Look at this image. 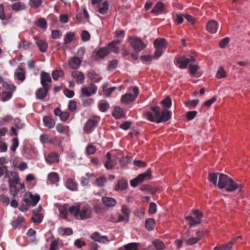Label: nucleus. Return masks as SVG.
I'll return each mask as SVG.
<instances>
[{"instance_id":"1","label":"nucleus","mask_w":250,"mask_h":250,"mask_svg":"<svg viewBox=\"0 0 250 250\" xmlns=\"http://www.w3.org/2000/svg\"><path fill=\"white\" fill-rule=\"evenodd\" d=\"M145 117L151 122L160 123L169 119L171 112L166 109L161 111L159 107L154 106L151 108V112L148 111L145 113Z\"/></svg>"},{"instance_id":"2","label":"nucleus","mask_w":250,"mask_h":250,"mask_svg":"<svg viewBox=\"0 0 250 250\" xmlns=\"http://www.w3.org/2000/svg\"><path fill=\"white\" fill-rule=\"evenodd\" d=\"M218 187L219 188H225L227 191L232 192L237 189L240 193L243 191V185L240 183H236L228 176L224 174H219Z\"/></svg>"},{"instance_id":"3","label":"nucleus","mask_w":250,"mask_h":250,"mask_svg":"<svg viewBox=\"0 0 250 250\" xmlns=\"http://www.w3.org/2000/svg\"><path fill=\"white\" fill-rule=\"evenodd\" d=\"M69 211L76 218L82 220L91 218L92 213L91 207L87 205L72 206L70 207Z\"/></svg>"},{"instance_id":"4","label":"nucleus","mask_w":250,"mask_h":250,"mask_svg":"<svg viewBox=\"0 0 250 250\" xmlns=\"http://www.w3.org/2000/svg\"><path fill=\"white\" fill-rule=\"evenodd\" d=\"M120 40H117L109 43L107 47L102 48L98 50L96 52V57L98 59H102L105 57L110 52L112 51L115 53H117L119 51L118 47L116 45L120 43Z\"/></svg>"},{"instance_id":"5","label":"nucleus","mask_w":250,"mask_h":250,"mask_svg":"<svg viewBox=\"0 0 250 250\" xmlns=\"http://www.w3.org/2000/svg\"><path fill=\"white\" fill-rule=\"evenodd\" d=\"M154 45L155 51L153 58L154 59L157 60L163 54L164 50L167 47V42L164 38H158L155 40Z\"/></svg>"},{"instance_id":"6","label":"nucleus","mask_w":250,"mask_h":250,"mask_svg":"<svg viewBox=\"0 0 250 250\" xmlns=\"http://www.w3.org/2000/svg\"><path fill=\"white\" fill-rule=\"evenodd\" d=\"M8 177L10 191L13 196H15L19 191V189L17 187L20 180L19 176L15 172L11 171Z\"/></svg>"},{"instance_id":"7","label":"nucleus","mask_w":250,"mask_h":250,"mask_svg":"<svg viewBox=\"0 0 250 250\" xmlns=\"http://www.w3.org/2000/svg\"><path fill=\"white\" fill-rule=\"evenodd\" d=\"M202 216V212L196 209L192 211L190 215L186 216L185 219L188 222L190 227H192L201 223Z\"/></svg>"},{"instance_id":"8","label":"nucleus","mask_w":250,"mask_h":250,"mask_svg":"<svg viewBox=\"0 0 250 250\" xmlns=\"http://www.w3.org/2000/svg\"><path fill=\"white\" fill-rule=\"evenodd\" d=\"M3 88L4 91L2 92L0 100L2 102H6L11 99L13 92L16 89V86L5 83H3Z\"/></svg>"},{"instance_id":"9","label":"nucleus","mask_w":250,"mask_h":250,"mask_svg":"<svg viewBox=\"0 0 250 250\" xmlns=\"http://www.w3.org/2000/svg\"><path fill=\"white\" fill-rule=\"evenodd\" d=\"M151 177L150 169H147L145 172L139 174L136 178L132 180L130 185L132 187H136L138 184L143 182L146 180H149Z\"/></svg>"},{"instance_id":"10","label":"nucleus","mask_w":250,"mask_h":250,"mask_svg":"<svg viewBox=\"0 0 250 250\" xmlns=\"http://www.w3.org/2000/svg\"><path fill=\"white\" fill-rule=\"evenodd\" d=\"M195 59L192 56L186 57L185 56L178 57L175 59L176 65L181 69H185L188 64L191 62H194Z\"/></svg>"},{"instance_id":"11","label":"nucleus","mask_w":250,"mask_h":250,"mask_svg":"<svg viewBox=\"0 0 250 250\" xmlns=\"http://www.w3.org/2000/svg\"><path fill=\"white\" fill-rule=\"evenodd\" d=\"M133 92L134 95L131 93H126L123 95L121 98V101L124 104H128L131 102H133L138 96L139 90L137 87H134L133 88Z\"/></svg>"},{"instance_id":"12","label":"nucleus","mask_w":250,"mask_h":250,"mask_svg":"<svg viewBox=\"0 0 250 250\" xmlns=\"http://www.w3.org/2000/svg\"><path fill=\"white\" fill-rule=\"evenodd\" d=\"M129 42L131 46L136 51H140L146 46L140 38L136 37L129 38Z\"/></svg>"},{"instance_id":"13","label":"nucleus","mask_w":250,"mask_h":250,"mask_svg":"<svg viewBox=\"0 0 250 250\" xmlns=\"http://www.w3.org/2000/svg\"><path fill=\"white\" fill-rule=\"evenodd\" d=\"M40 199V197L38 194H33L31 192H27L24 196V201L28 206L34 207L36 206Z\"/></svg>"},{"instance_id":"14","label":"nucleus","mask_w":250,"mask_h":250,"mask_svg":"<svg viewBox=\"0 0 250 250\" xmlns=\"http://www.w3.org/2000/svg\"><path fill=\"white\" fill-rule=\"evenodd\" d=\"M97 89V86L92 83L87 86H84L81 89V97H90L96 93Z\"/></svg>"},{"instance_id":"15","label":"nucleus","mask_w":250,"mask_h":250,"mask_svg":"<svg viewBox=\"0 0 250 250\" xmlns=\"http://www.w3.org/2000/svg\"><path fill=\"white\" fill-rule=\"evenodd\" d=\"M122 215L119 216L117 222L128 221L130 213L129 208L126 205H123L122 207Z\"/></svg>"},{"instance_id":"16","label":"nucleus","mask_w":250,"mask_h":250,"mask_svg":"<svg viewBox=\"0 0 250 250\" xmlns=\"http://www.w3.org/2000/svg\"><path fill=\"white\" fill-rule=\"evenodd\" d=\"M41 79L42 86L46 89H49L48 84L51 82L49 74L45 72H42L41 74Z\"/></svg>"},{"instance_id":"17","label":"nucleus","mask_w":250,"mask_h":250,"mask_svg":"<svg viewBox=\"0 0 250 250\" xmlns=\"http://www.w3.org/2000/svg\"><path fill=\"white\" fill-rule=\"evenodd\" d=\"M107 161L104 166L107 169H111L117 163V160L115 156L111 157L110 153L108 152L106 154Z\"/></svg>"},{"instance_id":"18","label":"nucleus","mask_w":250,"mask_h":250,"mask_svg":"<svg viewBox=\"0 0 250 250\" xmlns=\"http://www.w3.org/2000/svg\"><path fill=\"white\" fill-rule=\"evenodd\" d=\"M36 44L39 48L41 52L44 53L45 52L48 48V44L44 40L38 38L37 37L34 38Z\"/></svg>"},{"instance_id":"19","label":"nucleus","mask_w":250,"mask_h":250,"mask_svg":"<svg viewBox=\"0 0 250 250\" xmlns=\"http://www.w3.org/2000/svg\"><path fill=\"white\" fill-rule=\"evenodd\" d=\"M60 181V176L58 173L51 172L47 175V182L50 184L58 185Z\"/></svg>"},{"instance_id":"20","label":"nucleus","mask_w":250,"mask_h":250,"mask_svg":"<svg viewBox=\"0 0 250 250\" xmlns=\"http://www.w3.org/2000/svg\"><path fill=\"white\" fill-rule=\"evenodd\" d=\"M91 238L95 241L102 243H107L109 240L105 235L101 236L98 232H94L91 235Z\"/></svg>"},{"instance_id":"21","label":"nucleus","mask_w":250,"mask_h":250,"mask_svg":"<svg viewBox=\"0 0 250 250\" xmlns=\"http://www.w3.org/2000/svg\"><path fill=\"white\" fill-rule=\"evenodd\" d=\"M206 27L208 31L210 33L214 34L217 32L218 28V23L215 21L211 20L208 22Z\"/></svg>"},{"instance_id":"22","label":"nucleus","mask_w":250,"mask_h":250,"mask_svg":"<svg viewBox=\"0 0 250 250\" xmlns=\"http://www.w3.org/2000/svg\"><path fill=\"white\" fill-rule=\"evenodd\" d=\"M98 125V122L95 120H89L85 124L84 130L86 133H90Z\"/></svg>"},{"instance_id":"23","label":"nucleus","mask_w":250,"mask_h":250,"mask_svg":"<svg viewBox=\"0 0 250 250\" xmlns=\"http://www.w3.org/2000/svg\"><path fill=\"white\" fill-rule=\"evenodd\" d=\"M46 162L49 165H52L59 162V156L55 152H51L45 157Z\"/></svg>"},{"instance_id":"24","label":"nucleus","mask_w":250,"mask_h":250,"mask_svg":"<svg viewBox=\"0 0 250 250\" xmlns=\"http://www.w3.org/2000/svg\"><path fill=\"white\" fill-rule=\"evenodd\" d=\"M65 186L67 188L71 191L78 190V184L71 178H69L66 180Z\"/></svg>"},{"instance_id":"25","label":"nucleus","mask_w":250,"mask_h":250,"mask_svg":"<svg viewBox=\"0 0 250 250\" xmlns=\"http://www.w3.org/2000/svg\"><path fill=\"white\" fill-rule=\"evenodd\" d=\"M82 60L77 57H74L70 59L69 61V65L72 69H77L81 63Z\"/></svg>"},{"instance_id":"26","label":"nucleus","mask_w":250,"mask_h":250,"mask_svg":"<svg viewBox=\"0 0 250 250\" xmlns=\"http://www.w3.org/2000/svg\"><path fill=\"white\" fill-rule=\"evenodd\" d=\"M102 202L105 206L109 208L115 206L117 204L115 199L106 196L102 198Z\"/></svg>"},{"instance_id":"27","label":"nucleus","mask_w":250,"mask_h":250,"mask_svg":"<svg viewBox=\"0 0 250 250\" xmlns=\"http://www.w3.org/2000/svg\"><path fill=\"white\" fill-rule=\"evenodd\" d=\"M72 77L75 78L78 83H82L84 81V76L83 73L80 71H73L71 73Z\"/></svg>"},{"instance_id":"28","label":"nucleus","mask_w":250,"mask_h":250,"mask_svg":"<svg viewBox=\"0 0 250 250\" xmlns=\"http://www.w3.org/2000/svg\"><path fill=\"white\" fill-rule=\"evenodd\" d=\"M199 67L197 65L190 64L189 66V71L191 76L195 77H199L201 73L198 72Z\"/></svg>"},{"instance_id":"29","label":"nucleus","mask_w":250,"mask_h":250,"mask_svg":"<svg viewBox=\"0 0 250 250\" xmlns=\"http://www.w3.org/2000/svg\"><path fill=\"white\" fill-rule=\"evenodd\" d=\"M44 125L49 128H52L55 126V121L49 116H45L43 119Z\"/></svg>"},{"instance_id":"30","label":"nucleus","mask_w":250,"mask_h":250,"mask_svg":"<svg viewBox=\"0 0 250 250\" xmlns=\"http://www.w3.org/2000/svg\"><path fill=\"white\" fill-rule=\"evenodd\" d=\"M49 89H46L43 87V88H39L36 92V95L38 99L43 100L47 95Z\"/></svg>"},{"instance_id":"31","label":"nucleus","mask_w":250,"mask_h":250,"mask_svg":"<svg viewBox=\"0 0 250 250\" xmlns=\"http://www.w3.org/2000/svg\"><path fill=\"white\" fill-rule=\"evenodd\" d=\"M32 43L25 40H21L18 44V48L21 50H26L29 49Z\"/></svg>"},{"instance_id":"32","label":"nucleus","mask_w":250,"mask_h":250,"mask_svg":"<svg viewBox=\"0 0 250 250\" xmlns=\"http://www.w3.org/2000/svg\"><path fill=\"white\" fill-rule=\"evenodd\" d=\"M219 173H211L208 175V180L212 183L215 186L218 187V183L219 181Z\"/></svg>"},{"instance_id":"33","label":"nucleus","mask_w":250,"mask_h":250,"mask_svg":"<svg viewBox=\"0 0 250 250\" xmlns=\"http://www.w3.org/2000/svg\"><path fill=\"white\" fill-rule=\"evenodd\" d=\"M58 231L60 235L62 236H69L73 233L72 229L70 228H60L58 229Z\"/></svg>"},{"instance_id":"34","label":"nucleus","mask_w":250,"mask_h":250,"mask_svg":"<svg viewBox=\"0 0 250 250\" xmlns=\"http://www.w3.org/2000/svg\"><path fill=\"white\" fill-rule=\"evenodd\" d=\"M25 5L23 2H18L11 5V9L16 11L23 10L25 9Z\"/></svg>"},{"instance_id":"35","label":"nucleus","mask_w":250,"mask_h":250,"mask_svg":"<svg viewBox=\"0 0 250 250\" xmlns=\"http://www.w3.org/2000/svg\"><path fill=\"white\" fill-rule=\"evenodd\" d=\"M127 187V182L125 180H120L115 187V190H124Z\"/></svg>"},{"instance_id":"36","label":"nucleus","mask_w":250,"mask_h":250,"mask_svg":"<svg viewBox=\"0 0 250 250\" xmlns=\"http://www.w3.org/2000/svg\"><path fill=\"white\" fill-rule=\"evenodd\" d=\"M152 244L157 250H164L166 248L164 243L159 239L153 240Z\"/></svg>"},{"instance_id":"37","label":"nucleus","mask_w":250,"mask_h":250,"mask_svg":"<svg viewBox=\"0 0 250 250\" xmlns=\"http://www.w3.org/2000/svg\"><path fill=\"white\" fill-rule=\"evenodd\" d=\"M88 77L93 82H99L102 79V78L93 71L88 72Z\"/></svg>"},{"instance_id":"38","label":"nucleus","mask_w":250,"mask_h":250,"mask_svg":"<svg viewBox=\"0 0 250 250\" xmlns=\"http://www.w3.org/2000/svg\"><path fill=\"white\" fill-rule=\"evenodd\" d=\"M99 12L103 15L107 13L109 9V3L108 1H104L101 6L99 5Z\"/></svg>"},{"instance_id":"39","label":"nucleus","mask_w":250,"mask_h":250,"mask_svg":"<svg viewBox=\"0 0 250 250\" xmlns=\"http://www.w3.org/2000/svg\"><path fill=\"white\" fill-rule=\"evenodd\" d=\"M24 220V219L23 216H19L16 219L12 222L11 225L15 228L21 227Z\"/></svg>"},{"instance_id":"40","label":"nucleus","mask_w":250,"mask_h":250,"mask_svg":"<svg viewBox=\"0 0 250 250\" xmlns=\"http://www.w3.org/2000/svg\"><path fill=\"white\" fill-rule=\"evenodd\" d=\"M75 38V34L74 32L67 33L64 38V44H67L72 42Z\"/></svg>"},{"instance_id":"41","label":"nucleus","mask_w":250,"mask_h":250,"mask_svg":"<svg viewBox=\"0 0 250 250\" xmlns=\"http://www.w3.org/2000/svg\"><path fill=\"white\" fill-rule=\"evenodd\" d=\"M56 128L57 131L60 133L68 134L69 131L68 126L63 125L61 124H58Z\"/></svg>"},{"instance_id":"42","label":"nucleus","mask_w":250,"mask_h":250,"mask_svg":"<svg viewBox=\"0 0 250 250\" xmlns=\"http://www.w3.org/2000/svg\"><path fill=\"white\" fill-rule=\"evenodd\" d=\"M138 243H131L125 245L124 247L120 248L119 250H138Z\"/></svg>"},{"instance_id":"43","label":"nucleus","mask_w":250,"mask_h":250,"mask_svg":"<svg viewBox=\"0 0 250 250\" xmlns=\"http://www.w3.org/2000/svg\"><path fill=\"white\" fill-rule=\"evenodd\" d=\"M155 225V221L154 219L149 218L146 221L145 226L148 230H151L154 229Z\"/></svg>"},{"instance_id":"44","label":"nucleus","mask_w":250,"mask_h":250,"mask_svg":"<svg viewBox=\"0 0 250 250\" xmlns=\"http://www.w3.org/2000/svg\"><path fill=\"white\" fill-rule=\"evenodd\" d=\"M15 75L16 77L20 81L22 82L25 79V72L23 69L19 68L17 70Z\"/></svg>"},{"instance_id":"45","label":"nucleus","mask_w":250,"mask_h":250,"mask_svg":"<svg viewBox=\"0 0 250 250\" xmlns=\"http://www.w3.org/2000/svg\"><path fill=\"white\" fill-rule=\"evenodd\" d=\"M32 220L34 224H39L42 220L43 216L41 213H33Z\"/></svg>"},{"instance_id":"46","label":"nucleus","mask_w":250,"mask_h":250,"mask_svg":"<svg viewBox=\"0 0 250 250\" xmlns=\"http://www.w3.org/2000/svg\"><path fill=\"white\" fill-rule=\"evenodd\" d=\"M227 76V74L224 69L222 67H219L216 74V78L220 79L225 78Z\"/></svg>"},{"instance_id":"47","label":"nucleus","mask_w":250,"mask_h":250,"mask_svg":"<svg viewBox=\"0 0 250 250\" xmlns=\"http://www.w3.org/2000/svg\"><path fill=\"white\" fill-rule=\"evenodd\" d=\"M108 85L105 84L103 86V89L104 92V96L108 97L110 96L111 93L116 89L115 87H112L107 88Z\"/></svg>"},{"instance_id":"48","label":"nucleus","mask_w":250,"mask_h":250,"mask_svg":"<svg viewBox=\"0 0 250 250\" xmlns=\"http://www.w3.org/2000/svg\"><path fill=\"white\" fill-rule=\"evenodd\" d=\"M112 115L116 119H120L123 116V110L120 107H116L113 112Z\"/></svg>"},{"instance_id":"49","label":"nucleus","mask_w":250,"mask_h":250,"mask_svg":"<svg viewBox=\"0 0 250 250\" xmlns=\"http://www.w3.org/2000/svg\"><path fill=\"white\" fill-rule=\"evenodd\" d=\"M163 4L162 2H157L156 4L155 5L154 7L152 10L151 12L153 13L158 14L160 12H161L163 10Z\"/></svg>"},{"instance_id":"50","label":"nucleus","mask_w":250,"mask_h":250,"mask_svg":"<svg viewBox=\"0 0 250 250\" xmlns=\"http://www.w3.org/2000/svg\"><path fill=\"white\" fill-rule=\"evenodd\" d=\"M200 240V237H190L186 240V244L187 245L189 246H192L193 245L197 243Z\"/></svg>"},{"instance_id":"51","label":"nucleus","mask_w":250,"mask_h":250,"mask_svg":"<svg viewBox=\"0 0 250 250\" xmlns=\"http://www.w3.org/2000/svg\"><path fill=\"white\" fill-rule=\"evenodd\" d=\"M233 243L229 242L222 247L216 246L214 247V250H230L232 249Z\"/></svg>"},{"instance_id":"52","label":"nucleus","mask_w":250,"mask_h":250,"mask_svg":"<svg viewBox=\"0 0 250 250\" xmlns=\"http://www.w3.org/2000/svg\"><path fill=\"white\" fill-rule=\"evenodd\" d=\"M40 140L42 143H53V140L50 138V136L47 134H43L40 137Z\"/></svg>"},{"instance_id":"53","label":"nucleus","mask_w":250,"mask_h":250,"mask_svg":"<svg viewBox=\"0 0 250 250\" xmlns=\"http://www.w3.org/2000/svg\"><path fill=\"white\" fill-rule=\"evenodd\" d=\"M171 99L169 97H166L165 99L161 101V104L164 107L169 108L171 106Z\"/></svg>"},{"instance_id":"54","label":"nucleus","mask_w":250,"mask_h":250,"mask_svg":"<svg viewBox=\"0 0 250 250\" xmlns=\"http://www.w3.org/2000/svg\"><path fill=\"white\" fill-rule=\"evenodd\" d=\"M35 24L37 26L43 29H45L47 27L46 21L43 18H41L37 20L36 21Z\"/></svg>"},{"instance_id":"55","label":"nucleus","mask_w":250,"mask_h":250,"mask_svg":"<svg viewBox=\"0 0 250 250\" xmlns=\"http://www.w3.org/2000/svg\"><path fill=\"white\" fill-rule=\"evenodd\" d=\"M64 73L62 70H55L52 72V78L53 80L56 81L60 77L63 75Z\"/></svg>"},{"instance_id":"56","label":"nucleus","mask_w":250,"mask_h":250,"mask_svg":"<svg viewBox=\"0 0 250 250\" xmlns=\"http://www.w3.org/2000/svg\"><path fill=\"white\" fill-rule=\"evenodd\" d=\"M81 38L83 42H87L90 40V35L89 33L86 31L83 30L81 33Z\"/></svg>"},{"instance_id":"57","label":"nucleus","mask_w":250,"mask_h":250,"mask_svg":"<svg viewBox=\"0 0 250 250\" xmlns=\"http://www.w3.org/2000/svg\"><path fill=\"white\" fill-rule=\"evenodd\" d=\"M106 180V179L104 177L98 178L96 179L95 184L98 187H102L104 185Z\"/></svg>"},{"instance_id":"58","label":"nucleus","mask_w":250,"mask_h":250,"mask_svg":"<svg viewBox=\"0 0 250 250\" xmlns=\"http://www.w3.org/2000/svg\"><path fill=\"white\" fill-rule=\"evenodd\" d=\"M29 5L34 8L38 7L41 4V0H29Z\"/></svg>"},{"instance_id":"59","label":"nucleus","mask_w":250,"mask_h":250,"mask_svg":"<svg viewBox=\"0 0 250 250\" xmlns=\"http://www.w3.org/2000/svg\"><path fill=\"white\" fill-rule=\"evenodd\" d=\"M149 213L150 214H154L157 211V205L155 203L153 202H151L150 204L149 208Z\"/></svg>"},{"instance_id":"60","label":"nucleus","mask_w":250,"mask_h":250,"mask_svg":"<svg viewBox=\"0 0 250 250\" xmlns=\"http://www.w3.org/2000/svg\"><path fill=\"white\" fill-rule=\"evenodd\" d=\"M229 39L228 37H226L222 39L219 43L220 47L222 48H225L227 44L229 43Z\"/></svg>"},{"instance_id":"61","label":"nucleus","mask_w":250,"mask_h":250,"mask_svg":"<svg viewBox=\"0 0 250 250\" xmlns=\"http://www.w3.org/2000/svg\"><path fill=\"white\" fill-rule=\"evenodd\" d=\"M173 18L174 21L178 24L182 23L183 21V16L181 14H176Z\"/></svg>"},{"instance_id":"62","label":"nucleus","mask_w":250,"mask_h":250,"mask_svg":"<svg viewBox=\"0 0 250 250\" xmlns=\"http://www.w3.org/2000/svg\"><path fill=\"white\" fill-rule=\"evenodd\" d=\"M196 111H188L186 114V117L188 120H192L197 115Z\"/></svg>"},{"instance_id":"63","label":"nucleus","mask_w":250,"mask_h":250,"mask_svg":"<svg viewBox=\"0 0 250 250\" xmlns=\"http://www.w3.org/2000/svg\"><path fill=\"white\" fill-rule=\"evenodd\" d=\"M60 215V216L63 219L67 218V209L64 208H59Z\"/></svg>"},{"instance_id":"64","label":"nucleus","mask_w":250,"mask_h":250,"mask_svg":"<svg viewBox=\"0 0 250 250\" xmlns=\"http://www.w3.org/2000/svg\"><path fill=\"white\" fill-rule=\"evenodd\" d=\"M86 153L88 154H89V155L93 154L95 153V152L96 151V148L93 146H92L91 145H89L86 147Z\"/></svg>"}]
</instances>
